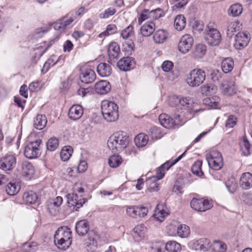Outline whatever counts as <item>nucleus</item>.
<instances>
[{
	"mask_svg": "<svg viewBox=\"0 0 252 252\" xmlns=\"http://www.w3.org/2000/svg\"><path fill=\"white\" fill-rule=\"evenodd\" d=\"M22 172L23 176L31 179L34 173V169L31 163L24 161L22 164Z\"/></svg>",
	"mask_w": 252,
	"mask_h": 252,
	"instance_id": "29",
	"label": "nucleus"
},
{
	"mask_svg": "<svg viewBox=\"0 0 252 252\" xmlns=\"http://www.w3.org/2000/svg\"><path fill=\"white\" fill-rule=\"evenodd\" d=\"M134 34L133 27L129 25L125 29L123 30L121 32V36L124 39H127L133 36Z\"/></svg>",
	"mask_w": 252,
	"mask_h": 252,
	"instance_id": "51",
	"label": "nucleus"
},
{
	"mask_svg": "<svg viewBox=\"0 0 252 252\" xmlns=\"http://www.w3.org/2000/svg\"><path fill=\"white\" fill-rule=\"evenodd\" d=\"M146 231V227L143 224H138L133 229V237L136 241H139L144 238Z\"/></svg>",
	"mask_w": 252,
	"mask_h": 252,
	"instance_id": "30",
	"label": "nucleus"
},
{
	"mask_svg": "<svg viewBox=\"0 0 252 252\" xmlns=\"http://www.w3.org/2000/svg\"><path fill=\"white\" fill-rule=\"evenodd\" d=\"M16 165V158L14 154L8 153L0 158V168L4 171H10Z\"/></svg>",
	"mask_w": 252,
	"mask_h": 252,
	"instance_id": "12",
	"label": "nucleus"
},
{
	"mask_svg": "<svg viewBox=\"0 0 252 252\" xmlns=\"http://www.w3.org/2000/svg\"><path fill=\"white\" fill-rule=\"evenodd\" d=\"M47 120L44 115H37L33 121V125L37 129H42L46 126Z\"/></svg>",
	"mask_w": 252,
	"mask_h": 252,
	"instance_id": "35",
	"label": "nucleus"
},
{
	"mask_svg": "<svg viewBox=\"0 0 252 252\" xmlns=\"http://www.w3.org/2000/svg\"><path fill=\"white\" fill-rule=\"evenodd\" d=\"M212 250L214 252H225L226 250V246L222 242L215 241L212 245Z\"/></svg>",
	"mask_w": 252,
	"mask_h": 252,
	"instance_id": "52",
	"label": "nucleus"
},
{
	"mask_svg": "<svg viewBox=\"0 0 252 252\" xmlns=\"http://www.w3.org/2000/svg\"><path fill=\"white\" fill-rule=\"evenodd\" d=\"M41 142L42 141L40 139L29 142L25 148V156L29 159L37 158L41 154L40 144Z\"/></svg>",
	"mask_w": 252,
	"mask_h": 252,
	"instance_id": "7",
	"label": "nucleus"
},
{
	"mask_svg": "<svg viewBox=\"0 0 252 252\" xmlns=\"http://www.w3.org/2000/svg\"><path fill=\"white\" fill-rule=\"evenodd\" d=\"M122 159L120 156L114 155L110 157L108 163L110 167L116 168L118 167L122 163Z\"/></svg>",
	"mask_w": 252,
	"mask_h": 252,
	"instance_id": "48",
	"label": "nucleus"
},
{
	"mask_svg": "<svg viewBox=\"0 0 252 252\" xmlns=\"http://www.w3.org/2000/svg\"><path fill=\"white\" fill-rule=\"evenodd\" d=\"M221 92L225 95H233L237 92L234 82L232 81H224L220 85Z\"/></svg>",
	"mask_w": 252,
	"mask_h": 252,
	"instance_id": "21",
	"label": "nucleus"
},
{
	"mask_svg": "<svg viewBox=\"0 0 252 252\" xmlns=\"http://www.w3.org/2000/svg\"><path fill=\"white\" fill-rule=\"evenodd\" d=\"M97 72L101 77H106L110 75L112 73V68L109 64L101 63L97 65Z\"/></svg>",
	"mask_w": 252,
	"mask_h": 252,
	"instance_id": "27",
	"label": "nucleus"
},
{
	"mask_svg": "<svg viewBox=\"0 0 252 252\" xmlns=\"http://www.w3.org/2000/svg\"><path fill=\"white\" fill-rule=\"evenodd\" d=\"M138 206H128L126 209V214L133 218H138V212L140 211Z\"/></svg>",
	"mask_w": 252,
	"mask_h": 252,
	"instance_id": "56",
	"label": "nucleus"
},
{
	"mask_svg": "<svg viewBox=\"0 0 252 252\" xmlns=\"http://www.w3.org/2000/svg\"><path fill=\"white\" fill-rule=\"evenodd\" d=\"M241 187L245 189H248L252 187V174L250 172L243 173L240 180Z\"/></svg>",
	"mask_w": 252,
	"mask_h": 252,
	"instance_id": "24",
	"label": "nucleus"
},
{
	"mask_svg": "<svg viewBox=\"0 0 252 252\" xmlns=\"http://www.w3.org/2000/svg\"><path fill=\"white\" fill-rule=\"evenodd\" d=\"M225 185L230 193H234L237 189V184L233 177H229L225 182Z\"/></svg>",
	"mask_w": 252,
	"mask_h": 252,
	"instance_id": "47",
	"label": "nucleus"
},
{
	"mask_svg": "<svg viewBox=\"0 0 252 252\" xmlns=\"http://www.w3.org/2000/svg\"><path fill=\"white\" fill-rule=\"evenodd\" d=\"M73 149L70 146H65L61 150L60 157L63 161L68 160L72 155Z\"/></svg>",
	"mask_w": 252,
	"mask_h": 252,
	"instance_id": "45",
	"label": "nucleus"
},
{
	"mask_svg": "<svg viewBox=\"0 0 252 252\" xmlns=\"http://www.w3.org/2000/svg\"><path fill=\"white\" fill-rule=\"evenodd\" d=\"M111 89V85L107 81H100L95 85V91L96 93L100 94H104L108 93Z\"/></svg>",
	"mask_w": 252,
	"mask_h": 252,
	"instance_id": "25",
	"label": "nucleus"
},
{
	"mask_svg": "<svg viewBox=\"0 0 252 252\" xmlns=\"http://www.w3.org/2000/svg\"><path fill=\"white\" fill-rule=\"evenodd\" d=\"M23 249L24 252H34L37 250L38 245L37 243L34 242L25 243Z\"/></svg>",
	"mask_w": 252,
	"mask_h": 252,
	"instance_id": "55",
	"label": "nucleus"
},
{
	"mask_svg": "<svg viewBox=\"0 0 252 252\" xmlns=\"http://www.w3.org/2000/svg\"><path fill=\"white\" fill-rule=\"evenodd\" d=\"M202 162L201 160H197L192 165L191 167V171L193 174L198 176H201L203 174V172L201 169Z\"/></svg>",
	"mask_w": 252,
	"mask_h": 252,
	"instance_id": "53",
	"label": "nucleus"
},
{
	"mask_svg": "<svg viewBox=\"0 0 252 252\" xmlns=\"http://www.w3.org/2000/svg\"><path fill=\"white\" fill-rule=\"evenodd\" d=\"M71 239V232L67 226L58 228L54 235L55 244L59 249L63 250H66L70 247Z\"/></svg>",
	"mask_w": 252,
	"mask_h": 252,
	"instance_id": "3",
	"label": "nucleus"
},
{
	"mask_svg": "<svg viewBox=\"0 0 252 252\" xmlns=\"http://www.w3.org/2000/svg\"><path fill=\"white\" fill-rule=\"evenodd\" d=\"M162 205L158 204L155 211V213L153 214V217L156 220L159 221H163L165 217L168 215V212L165 211L162 208Z\"/></svg>",
	"mask_w": 252,
	"mask_h": 252,
	"instance_id": "34",
	"label": "nucleus"
},
{
	"mask_svg": "<svg viewBox=\"0 0 252 252\" xmlns=\"http://www.w3.org/2000/svg\"><path fill=\"white\" fill-rule=\"evenodd\" d=\"M116 12V10L113 7H109L105 10L103 12L99 14V17L101 19H107L110 16H113Z\"/></svg>",
	"mask_w": 252,
	"mask_h": 252,
	"instance_id": "57",
	"label": "nucleus"
},
{
	"mask_svg": "<svg viewBox=\"0 0 252 252\" xmlns=\"http://www.w3.org/2000/svg\"><path fill=\"white\" fill-rule=\"evenodd\" d=\"M165 249L169 252H180L181 246L180 243L175 241H169L165 245Z\"/></svg>",
	"mask_w": 252,
	"mask_h": 252,
	"instance_id": "40",
	"label": "nucleus"
},
{
	"mask_svg": "<svg viewBox=\"0 0 252 252\" xmlns=\"http://www.w3.org/2000/svg\"><path fill=\"white\" fill-rule=\"evenodd\" d=\"M87 186L85 184L81 185H75L74 188V191L75 192H78L80 194V197L83 196V194L85 191H86Z\"/></svg>",
	"mask_w": 252,
	"mask_h": 252,
	"instance_id": "62",
	"label": "nucleus"
},
{
	"mask_svg": "<svg viewBox=\"0 0 252 252\" xmlns=\"http://www.w3.org/2000/svg\"><path fill=\"white\" fill-rule=\"evenodd\" d=\"M213 206L212 201L208 199L193 198L190 202L191 207L198 212H205Z\"/></svg>",
	"mask_w": 252,
	"mask_h": 252,
	"instance_id": "11",
	"label": "nucleus"
},
{
	"mask_svg": "<svg viewBox=\"0 0 252 252\" xmlns=\"http://www.w3.org/2000/svg\"><path fill=\"white\" fill-rule=\"evenodd\" d=\"M206 47L202 44H198L195 45L192 52V57L196 59L202 58L206 53Z\"/></svg>",
	"mask_w": 252,
	"mask_h": 252,
	"instance_id": "33",
	"label": "nucleus"
},
{
	"mask_svg": "<svg viewBox=\"0 0 252 252\" xmlns=\"http://www.w3.org/2000/svg\"><path fill=\"white\" fill-rule=\"evenodd\" d=\"M206 79V73L200 68L191 70L187 78L188 84L191 87H196L202 84Z\"/></svg>",
	"mask_w": 252,
	"mask_h": 252,
	"instance_id": "6",
	"label": "nucleus"
},
{
	"mask_svg": "<svg viewBox=\"0 0 252 252\" xmlns=\"http://www.w3.org/2000/svg\"><path fill=\"white\" fill-rule=\"evenodd\" d=\"M206 159L210 167L214 170H220L223 166V161L222 155L218 151H212Z\"/></svg>",
	"mask_w": 252,
	"mask_h": 252,
	"instance_id": "8",
	"label": "nucleus"
},
{
	"mask_svg": "<svg viewBox=\"0 0 252 252\" xmlns=\"http://www.w3.org/2000/svg\"><path fill=\"white\" fill-rule=\"evenodd\" d=\"M63 201V199L61 196H57L55 198L48 200L47 207L49 213L53 216L59 214Z\"/></svg>",
	"mask_w": 252,
	"mask_h": 252,
	"instance_id": "15",
	"label": "nucleus"
},
{
	"mask_svg": "<svg viewBox=\"0 0 252 252\" xmlns=\"http://www.w3.org/2000/svg\"><path fill=\"white\" fill-rule=\"evenodd\" d=\"M204 103L208 105L210 108L220 109V98L217 95L204 99Z\"/></svg>",
	"mask_w": 252,
	"mask_h": 252,
	"instance_id": "31",
	"label": "nucleus"
},
{
	"mask_svg": "<svg viewBox=\"0 0 252 252\" xmlns=\"http://www.w3.org/2000/svg\"><path fill=\"white\" fill-rule=\"evenodd\" d=\"M221 67L222 71L225 73L230 72L234 68L233 61L230 58L224 59L221 62Z\"/></svg>",
	"mask_w": 252,
	"mask_h": 252,
	"instance_id": "36",
	"label": "nucleus"
},
{
	"mask_svg": "<svg viewBox=\"0 0 252 252\" xmlns=\"http://www.w3.org/2000/svg\"><path fill=\"white\" fill-rule=\"evenodd\" d=\"M135 63L133 59L130 57H126L121 59L117 63V66L123 71H128L133 68Z\"/></svg>",
	"mask_w": 252,
	"mask_h": 252,
	"instance_id": "22",
	"label": "nucleus"
},
{
	"mask_svg": "<svg viewBox=\"0 0 252 252\" xmlns=\"http://www.w3.org/2000/svg\"><path fill=\"white\" fill-rule=\"evenodd\" d=\"M89 222L86 220H82L78 221L76 224L75 230L76 233L80 236H84L88 232V237L86 240L85 244L92 249L97 246L96 239L98 235L94 231H90Z\"/></svg>",
	"mask_w": 252,
	"mask_h": 252,
	"instance_id": "2",
	"label": "nucleus"
},
{
	"mask_svg": "<svg viewBox=\"0 0 252 252\" xmlns=\"http://www.w3.org/2000/svg\"><path fill=\"white\" fill-rule=\"evenodd\" d=\"M185 152L182 154L181 155L179 156L177 158L169 161H166L164 164H163L161 166H160L164 170L166 169V170H168L170 167L174 165L176 163H177L178 161H179L184 155Z\"/></svg>",
	"mask_w": 252,
	"mask_h": 252,
	"instance_id": "58",
	"label": "nucleus"
},
{
	"mask_svg": "<svg viewBox=\"0 0 252 252\" xmlns=\"http://www.w3.org/2000/svg\"><path fill=\"white\" fill-rule=\"evenodd\" d=\"M180 104L184 106L190 114L194 115L196 113L203 110L202 109L196 108L197 104L194 102L192 98L189 97H186L181 98Z\"/></svg>",
	"mask_w": 252,
	"mask_h": 252,
	"instance_id": "16",
	"label": "nucleus"
},
{
	"mask_svg": "<svg viewBox=\"0 0 252 252\" xmlns=\"http://www.w3.org/2000/svg\"><path fill=\"white\" fill-rule=\"evenodd\" d=\"M67 203L70 207H76V209L80 208L86 202L87 200L84 198L79 199L78 196L75 192L68 194L66 195Z\"/></svg>",
	"mask_w": 252,
	"mask_h": 252,
	"instance_id": "20",
	"label": "nucleus"
},
{
	"mask_svg": "<svg viewBox=\"0 0 252 252\" xmlns=\"http://www.w3.org/2000/svg\"><path fill=\"white\" fill-rule=\"evenodd\" d=\"M107 52L109 58L110 60L117 59L120 53V49L118 44L115 42L111 43L108 46Z\"/></svg>",
	"mask_w": 252,
	"mask_h": 252,
	"instance_id": "28",
	"label": "nucleus"
},
{
	"mask_svg": "<svg viewBox=\"0 0 252 252\" xmlns=\"http://www.w3.org/2000/svg\"><path fill=\"white\" fill-rule=\"evenodd\" d=\"M184 116L180 114H175L173 118H171L166 114H160L159 116V122L161 126L167 128H175L182 125L187 121Z\"/></svg>",
	"mask_w": 252,
	"mask_h": 252,
	"instance_id": "5",
	"label": "nucleus"
},
{
	"mask_svg": "<svg viewBox=\"0 0 252 252\" xmlns=\"http://www.w3.org/2000/svg\"><path fill=\"white\" fill-rule=\"evenodd\" d=\"M241 150L245 156H248L251 154V145L249 143L246 137H243L240 143Z\"/></svg>",
	"mask_w": 252,
	"mask_h": 252,
	"instance_id": "41",
	"label": "nucleus"
},
{
	"mask_svg": "<svg viewBox=\"0 0 252 252\" xmlns=\"http://www.w3.org/2000/svg\"><path fill=\"white\" fill-rule=\"evenodd\" d=\"M129 139L126 133L119 131L115 132L108 139L107 145L112 152L123 151L128 145Z\"/></svg>",
	"mask_w": 252,
	"mask_h": 252,
	"instance_id": "1",
	"label": "nucleus"
},
{
	"mask_svg": "<svg viewBox=\"0 0 252 252\" xmlns=\"http://www.w3.org/2000/svg\"><path fill=\"white\" fill-rule=\"evenodd\" d=\"M193 43V38L190 34L183 35L178 43V49L182 54L188 53L191 48Z\"/></svg>",
	"mask_w": 252,
	"mask_h": 252,
	"instance_id": "14",
	"label": "nucleus"
},
{
	"mask_svg": "<svg viewBox=\"0 0 252 252\" xmlns=\"http://www.w3.org/2000/svg\"><path fill=\"white\" fill-rule=\"evenodd\" d=\"M75 20V16L71 14L59 20L53 24L55 30L59 32L64 31Z\"/></svg>",
	"mask_w": 252,
	"mask_h": 252,
	"instance_id": "13",
	"label": "nucleus"
},
{
	"mask_svg": "<svg viewBox=\"0 0 252 252\" xmlns=\"http://www.w3.org/2000/svg\"><path fill=\"white\" fill-rule=\"evenodd\" d=\"M58 37H57L54 39L51 40L49 42H44L43 43H41L40 44V45L38 47V48H43V50L42 51L41 54H43L44 53H45L46 50L48 49V48L51 46L54 42L55 41L58 39Z\"/></svg>",
	"mask_w": 252,
	"mask_h": 252,
	"instance_id": "61",
	"label": "nucleus"
},
{
	"mask_svg": "<svg viewBox=\"0 0 252 252\" xmlns=\"http://www.w3.org/2000/svg\"><path fill=\"white\" fill-rule=\"evenodd\" d=\"M23 198L25 202L27 204H34L37 199L36 194L32 191L25 192Z\"/></svg>",
	"mask_w": 252,
	"mask_h": 252,
	"instance_id": "44",
	"label": "nucleus"
},
{
	"mask_svg": "<svg viewBox=\"0 0 252 252\" xmlns=\"http://www.w3.org/2000/svg\"><path fill=\"white\" fill-rule=\"evenodd\" d=\"M155 30V24L153 22H148L144 24L140 29L141 33L143 36H150Z\"/></svg>",
	"mask_w": 252,
	"mask_h": 252,
	"instance_id": "32",
	"label": "nucleus"
},
{
	"mask_svg": "<svg viewBox=\"0 0 252 252\" xmlns=\"http://www.w3.org/2000/svg\"><path fill=\"white\" fill-rule=\"evenodd\" d=\"M249 34L246 32H239L235 36V47L241 49L246 47L250 41Z\"/></svg>",
	"mask_w": 252,
	"mask_h": 252,
	"instance_id": "19",
	"label": "nucleus"
},
{
	"mask_svg": "<svg viewBox=\"0 0 252 252\" xmlns=\"http://www.w3.org/2000/svg\"><path fill=\"white\" fill-rule=\"evenodd\" d=\"M189 233L190 229L189 227L185 224H181L177 227V233L181 238L187 237Z\"/></svg>",
	"mask_w": 252,
	"mask_h": 252,
	"instance_id": "49",
	"label": "nucleus"
},
{
	"mask_svg": "<svg viewBox=\"0 0 252 252\" xmlns=\"http://www.w3.org/2000/svg\"><path fill=\"white\" fill-rule=\"evenodd\" d=\"M164 176V170L160 166L157 170V175L154 176L150 179H149L147 182V184H151L152 182L154 183L155 182L160 180Z\"/></svg>",
	"mask_w": 252,
	"mask_h": 252,
	"instance_id": "54",
	"label": "nucleus"
},
{
	"mask_svg": "<svg viewBox=\"0 0 252 252\" xmlns=\"http://www.w3.org/2000/svg\"><path fill=\"white\" fill-rule=\"evenodd\" d=\"M168 36V32L164 30H158L154 33L153 40L156 43L161 44L164 43Z\"/></svg>",
	"mask_w": 252,
	"mask_h": 252,
	"instance_id": "26",
	"label": "nucleus"
},
{
	"mask_svg": "<svg viewBox=\"0 0 252 252\" xmlns=\"http://www.w3.org/2000/svg\"><path fill=\"white\" fill-rule=\"evenodd\" d=\"M163 16L164 12L161 8H158L151 11L149 9H144L138 19V22L141 23L148 19H150L151 21L158 20Z\"/></svg>",
	"mask_w": 252,
	"mask_h": 252,
	"instance_id": "10",
	"label": "nucleus"
},
{
	"mask_svg": "<svg viewBox=\"0 0 252 252\" xmlns=\"http://www.w3.org/2000/svg\"><path fill=\"white\" fill-rule=\"evenodd\" d=\"M237 118L233 115H230L225 123V126L227 128H232L236 125Z\"/></svg>",
	"mask_w": 252,
	"mask_h": 252,
	"instance_id": "60",
	"label": "nucleus"
},
{
	"mask_svg": "<svg viewBox=\"0 0 252 252\" xmlns=\"http://www.w3.org/2000/svg\"><path fill=\"white\" fill-rule=\"evenodd\" d=\"M186 25V18L182 15H177L175 20L174 26L175 29L178 31L183 30Z\"/></svg>",
	"mask_w": 252,
	"mask_h": 252,
	"instance_id": "39",
	"label": "nucleus"
},
{
	"mask_svg": "<svg viewBox=\"0 0 252 252\" xmlns=\"http://www.w3.org/2000/svg\"><path fill=\"white\" fill-rule=\"evenodd\" d=\"M101 112L104 118L108 122H112L119 118V107L116 103L108 100L101 102Z\"/></svg>",
	"mask_w": 252,
	"mask_h": 252,
	"instance_id": "4",
	"label": "nucleus"
},
{
	"mask_svg": "<svg viewBox=\"0 0 252 252\" xmlns=\"http://www.w3.org/2000/svg\"><path fill=\"white\" fill-rule=\"evenodd\" d=\"M20 186L16 182H10L5 188L6 193L9 195L16 194L20 189Z\"/></svg>",
	"mask_w": 252,
	"mask_h": 252,
	"instance_id": "37",
	"label": "nucleus"
},
{
	"mask_svg": "<svg viewBox=\"0 0 252 252\" xmlns=\"http://www.w3.org/2000/svg\"><path fill=\"white\" fill-rule=\"evenodd\" d=\"M96 22V20L95 19L89 18L85 22L84 26L86 29L90 30L93 29Z\"/></svg>",
	"mask_w": 252,
	"mask_h": 252,
	"instance_id": "63",
	"label": "nucleus"
},
{
	"mask_svg": "<svg viewBox=\"0 0 252 252\" xmlns=\"http://www.w3.org/2000/svg\"><path fill=\"white\" fill-rule=\"evenodd\" d=\"M240 23L238 21L229 22L227 24V34L231 36L234 32H235L240 29Z\"/></svg>",
	"mask_w": 252,
	"mask_h": 252,
	"instance_id": "43",
	"label": "nucleus"
},
{
	"mask_svg": "<svg viewBox=\"0 0 252 252\" xmlns=\"http://www.w3.org/2000/svg\"><path fill=\"white\" fill-rule=\"evenodd\" d=\"M242 199L243 202L247 205H252V193H244L242 196Z\"/></svg>",
	"mask_w": 252,
	"mask_h": 252,
	"instance_id": "64",
	"label": "nucleus"
},
{
	"mask_svg": "<svg viewBox=\"0 0 252 252\" xmlns=\"http://www.w3.org/2000/svg\"><path fill=\"white\" fill-rule=\"evenodd\" d=\"M210 241L205 238H201L192 242V248L199 252H206L210 247Z\"/></svg>",
	"mask_w": 252,
	"mask_h": 252,
	"instance_id": "18",
	"label": "nucleus"
},
{
	"mask_svg": "<svg viewBox=\"0 0 252 252\" xmlns=\"http://www.w3.org/2000/svg\"><path fill=\"white\" fill-rule=\"evenodd\" d=\"M83 112V109L81 105H73L69 109L68 115L70 119L76 121L81 118Z\"/></svg>",
	"mask_w": 252,
	"mask_h": 252,
	"instance_id": "23",
	"label": "nucleus"
},
{
	"mask_svg": "<svg viewBox=\"0 0 252 252\" xmlns=\"http://www.w3.org/2000/svg\"><path fill=\"white\" fill-rule=\"evenodd\" d=\"M59 144V142L57 138L51 137L46 143L47 149L50 151H54L58 147Z\"/></svg>",
	"mask_w": 252,
	"mask_h": 252,
	"instance_id": "50",
	"label": "nucleus"
},
{
	"mask_svg": "<svg viewBox=\"0 0 252 252\" xmlns=\"http://www.w3.org/2000/svg\"><path fill=\"white\" fill-rule=\"evenodd\" d=\"M118 28L116 25L111 24L107 26L105 31L99 34V37L102 38L113 34L117 32Z\"/></svg>",
	"mask_w": 252,
	"mask_h": 252,
	"instance_id": "46",
	"label": "nucleus"
},
{
	"mask_svg": "<svg viewBox=\"0 0 252 252\" xmlns=\"http://www.w3.org/2000/svg\"><path fill=\"white\" fill-rule=\"evenodd\" d=\"M150 134L152 139H158L162 137V134L159 128L154 127L150 129Z\"/></svg>",
	"mask_w": 252,
	"mask_h": 252,
	"instance_id": "59",
	"label": "nucleus"
},
{
	"mask_svg": "<svg viewBox=\"0 0 252 252\" xmlns=\"http://www.w3.org/2000/svg\"><path fill=\"white\" fill-rule=\"evenodd\" d=\"M243 11V7L239 3H235L230 6L228 10V14L233 17L240 15Z\"/></svg>",
	"mask_w": 252,
	"mask_h": 252,
	"instance_id": "38",
	"label": "nucleus"
},
{
	"mask_svg": "<svg viewBox=\"0 0 252 252\" xmlns=\"http://www.w3.org/2000/svg\"><path fill=\"white\" fill-rule=\"evenodd\" d=\"M95 77L94 71L90 67H84L81 69L80 79L82 82L85 84L92 83L95 80Z\"/></svg>",
	"mask_w": 252,
	"mask_h": 252,
	"instance_id": "17",
	"label": "nucleus"
},
{
	"mask_svg": "<svg viewBox=\"0 0 252 252\" xmlns=\"http://www.w3.org/2000/svg\"><path fill=\"white\" fill-rule=\"evenodd\" d=\"M148 140V136L147 135L140 133L135 137L134 142L138 147H143L147 144Z\"/></svg>",
	"mask_w": 252,
	"mask_h": 252,
	"instance_id": "42",
	"label": "nucleus"
},
{
	"mask_svg": "<svg viewBox=\"0 0 252 252\" xmlns=\"http://www.w3.org/2000/svg\"><path fill=\"white\" fill-rule=\"evenodd\" d=\"M211 27L212 25L207 26L206 29V35L205 38L208 44L216 46L221 40V35L217 29Z\"/></svg>",
	"mask_w": 252,
	"mask_h": 252,
	"instance_id": "9",
	"label": "nucleus"
}]
</instances>
